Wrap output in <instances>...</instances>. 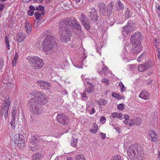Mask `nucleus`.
<instances>
[{"instance_id":"f257e3e1","label":"nucleus","mask_w":160,"mask_h":160,"mask_svg":"<svg viewBox=\"0 0 160 160\" xmlns=\"http://www.w3.org/2000/svg\"><path fill=\"white\" fill-rule=\"evenodd\" d=\"M31 95L32 98L28 102V106L32 109V112L35 115L41 113L43 108L42 105L46 104L48 100L43 97L44 93L37 91H33Z\"/></svg>"},{"instance_id":"f03ea898","label":"nucleus","mask_w":160,"mask_h":160,"mask_svg":"<svg viewBox=\"0 0 160 160\" xmlns=\"http://www.w3.org/2000/svg\"><path fill=\"white\" fill-rule=\"evenodd\" d=\"M142 39V36L140 32H135L132 35L130 38L131 42L133 46L132 49L131 48V45L128 44L125 47L126 50L133 54L139 53L142 49L140 42Z\"/></svg>"},{"instance_id":"7ed1b4c3","label":"nucleus","mask_w":160,"mask_h":160,"mask_svg":"<svg viewBox=\"0 0 160 160\" xmlns=\"http://www.w3.org/2000/svg\"><path fill=\"white\" fill-rule=\"evenodd\" d=\"M59 31L61 36V41L63 42H68L70 40L72 35L69 18L61 20L59 21Z\"/></svg>"},{"instance_id":"20e7f679","label":"nucleus","mask_w":160,"mask_h":160,"mask_svg":"<svg viewBox=\"0 0 160 160\" xmlns=\"http://www.w3.org/2000/svg\"><path fill=\"white\" fill-rule=\"evenodd\" d=\"M128 156L131 160H143V157L137 144H132L127 150Z\"/></svg>"},{"instance_id":"39448f33","label":"nucleus","mask_w":160,"mask_h":160,"mask_svg":"<svg viewBox=\"0 0 160 160\" xmlns=\"http://www.w3.org/2000/svg\"><path fill=\"white\" fill-rule=\"evenodd\" d=\"M55 42L53 36L50 35H47L42 44L43 51L47 54H51L54 47Z\"/></svg>"},{"instance_id":"423d86ee","label":"nucleus","mask_w":160,"mask_h":160,"mask_svg":"<svg viewBox=\"0 0 160 160\" xmlns=\"http://www.w3.org/2000/svg\"><path fill=\"white\" fill-rule=\"evenodd\" d=\"M27 59L32 68L35 69H41L44 63L43 60L37 57H28Z\"/></svg>"},{"instance_id":"0eeeda50","label":"nucleus","mask_w":160,"mask_h":160,"mask_svg":"<svg viewBox=\"0 0 160 160\" xmlns=\"http://www.w3.org/2000/svg\"><path fill=\"white\" fill-rule=\"evenodd\" d=\"M15 139V142L19 148H22L25 145V141L23 136L19 133L15 134L14 136Z\"/></svg>"},{"instance_id":"6e6552de","label":"nucleus","mask_w":160,"mask_h":160,"mask_svg":"<svg viewBox=\"0 0 160 160\" xmlns=\"http://www.w3.org/2000/svg\"><path fill=\"white\" fill-rule=\"evenodd\" d=\"M88 12V15L90 19L93 22H96L98 19V15L97 10L95 8H92Z\"/></svg>"},{"instance_id":"1a4fd4ad","label":"nucleus","mask_w":160,"mask_h":160,"mask_svg":"<svg viewBox=\"0 0 160 160\" xmlns=\"http://www.w3.org/2000/svg\"><path fill=\"white\" fill-rule=\"evenodd\" d=\"M94 86V85L92 83L87 85V88H86L85 92L83 93L82 95H81L83 100L85 101L87 100L88 96L93 90Z\"/></svg>"},{"instance_id":"9d476101","label":"nucleus","mask_w":160,"mask_h":160,"mask_svg":"<svg viewBox=\"0 0 160 160\" xmlns=\"http://www.w3.org/2000/svg\"><path fill=\"white\" fill-rule=\"evenodd\" d=\"M80 20L82 24L86 30H88L90 29V25L89 23V20L85 15L82 13H81L80 17Z\"/></svg>"},{"instance_id":"9b49d317","label":"nucleus","mask_w":160,"mask_h":160,"mask_svg":"<svg viewBox=\"0 0 160 160\" xmlns=\"http://www.w3.org/2000/svg\"><path fill=\"white\" fill-rule=\"evenodd\" d=\"M69 20L70 29L71 25H72L73 28L77 31H81V30L82 28L79 22L77 21L74 18L72 17L69 18Z\"/></svg>"},{"instance_id":"f8f14e48","label":"nucleus","mask_w":160,"mask_h":160,"mask_svg":"<svg viewBox=\"0 0 160 160\" xmlns=\"http://www.w3.org/2000/svg\"><path fill=\"white\" fill-rule=\"evenodd\" d=\"M135 28L134 23L130 21L128 22L126 26L123 27V30L126 34H129L134 30Z\"/></svg>"},{"instance_id":"ddd939ff","label":"nucleus","mask_w":160,"mask_h":160,"mask_svg":"<svg viewBox=\"0 0 160 160\" xmlns=\"http://www.w3.org/2000/svg\"><path fill=\"white\" fill-rule=\"evenodd\" d=\"M57 119L58 122L60 124L65 125L68 123V118L63 113H58L57 116Z\"/></svg>"},{"instance_id":"4468645a","label":"nucleus","mask_w":160,"mask_h":160,"mask_svg":"<svg viewBox=\"0 0 160 160\" xmlns=\"http://www.w3.org/2000/svg\"><path fill=\"white\" fill-rule=\"evenodd\" d=\"M37 82L39 85L40 87L42 89L48 90L50 88V84L47 82L37 81Z\"/></svg>"},{"instance_id":"2eb2a0df","label":"nucleus","mask_w":160,"mask_h":160,"mask_svg":"<svg viewBox=\"0 0 160 160\" xmlns=\"http://www.w3.org/2000/svg\"><path fill=\"white\" fill-rule=\"evenodd\" d=\"M43 136H39L37 135H35L34 136H31L30 140L31 143H38L39 142H42L41 140L43 139Z\"/></svg>"},{"instance_id":"dca6fc26","label":"nucleus","mask_w":160,"mask_h":160,"mask_svg":"<svg viewBox=\"0 0 160 160\" xmlns=\"http://www.w3.org/2000/svg\"><path fill=\"white\" fill-rule=\"evenodd\" d=\"M117 11L119 12V15L122 13L123 10L124 8V6L123 3H122L120 0H118L116 4Z\"/></svg>"},{"instance_id":"f3484780","label":"nucleus","mask_w":160,"mask_h":160,"mask_svg":"<svg viewBox=\"0 0 160 160\" xmlns=\"http://www.w3.org/2000/svg\"><path fill=\"white\" fill-rule=\"evenodd\" d=\"M150 96L149 93L146 90L142 91L139 95V97L144 100L148 99Z\"/></svg>"},{"instance_id":"a211bd4d","label":"nucleus","mask_w":160,"mask_h":160,"mask_svg":"<svg viewBox=\"0 0 160 160\" xmlns=\"http://www.w3.org/2000/svg\"><path fill=\"white\" fill-rule=\"evenodd\" d=\"M9 107L2 105L0 111L1 114L2 116H4V118L6 119L8 116V112Z\"/></svg>"},{"instance_id":"6ab92c4d","label":"nucleus","mask_w":160,"mask_h":160,"mask_svg":"<svg viewBox=\"0 0 160 160\" xmlns=\"http://www.w3.org/2000/svg\"><path fill=\"white\" fill-rule=\"evenodd\" d=\"M26 37V35L23 33H18L17 35V39L18 42H21L23 41Z\"/></svg>"},{"instance_id":"aec40b11","label":"nucleus","mask_w":160,"mask_h":160,"mask_svg":"<svg viewBox=\"0 0 160 160\" xmlns=\"http://www.w3.org/2000/svg\"><path fill=\"white\" fill-rule=\"evenodd\" d=\"M149 68V66L146 63L139 64L138 66V71L143 72L147 70Z\"/></svg>"},{"instance_id":"412c9836","label":"nucleus","mask_w":160,"mask_h":160,"mask_svg":"<svg viewBox=\"0 0 160 160\" xmlns=\"http://www.w3.org/2000/svg\"><path fill=\"white\" fill-rule=\"evenodd\" d=\"M113 7V3L112 2H110L108 5L107 13L108 16L110 15L114 11Z\"/></svg>"},{"instance_id":"4be33fe9","label":"nucleus","mask_w":160,"mask_h":160,"mask_svg":"<svg viewBox=\"0 0 160 160\" xmlns=\"http://www.w3.org/2000/svg\"><path fill=\"white\" fill-rule=\"evenodd\" d=\"M108 71V68L106 66H104L103 64V67L101 70L98 71V72L101 75H103L105 76H106Z\"/></svg>"},{"instance_id":"5701e85b","label":"nucleus","mask_w":160,"mask_h":160,"mask_svg":"<svg viewBox=\"0 0 160 160\" xmlns=\"http://www.w3.org/2000/svg\"><path fill=\"white\" fill-rule=\"evenodd\" d=\"M99 13L102 16H104L105 15V8H106V6L105 4L103 3H102L99 6Z\"/></svg>"},{"instance_id":"b1692460","label":"nucleus","mask_w":160,"mask_h":160,"mask_svg":"<svg viewBox=\"0 0 160 160\" xmlns=\"http://www.w3.org/2000/svg\"><path fill=\"white\" fill-rule=\"evenodd\" d=\"M10 102V99L9 95H7L4 98V100L2 105L4 107L6 106L9 107Z\"/></svg>"},{"instance_id":"393cba45","label":"nucleus","mask_w":160,"mask_h":160,"mask_svg":"<svg viewBox=\"0 0 160 160\" xmlns=\"http://www.w3.org/2000/svg\"><path fill=\"white\" fill-rule=\"evenodd\" d=\"M25 28L28 34L30 33L32 30V27L31 25L30 24L28 20L26 21Z\"/></svg>"},{"instance_id":"a878e982","label":"nucleus","mask_w":160,"mask_h":160,"mask_svg":"<svg viewBox=\"0 0 160 160\" xmlns=\"http://www.w3.org/2000/svg\"><path fill=\"white\" fill-rule=\"evenodd\" d=\"M44 14V12H40L39 11H38L35 13L34 16L35 19L38 20L40 18L41 16H43Z\"/></svg>"},{"instance_id":"bb28decb","label":"nucleus","mask_w":160,"mask_h":160,"mask_svg":"<svg viewBox=\"0 0 160 160\" xmlns=\"http://www.w3.org/2000/svg\"><path fill=\"white\" fill-rule=\"evenodd\" d=\"M41 155L38 153H34L32 156V159L33 160H40L41 159Z\"/></svg>"},{"instance_id":"cd10ccee","label":"nucleus","mask_w":160,"mask_h":160,"mask_svg":"<svg viewBox=\"0 0 160 160\" xmlns=\"http://www.w3.org/2000/svg\"><path fill=\"white\" fill-rule=\"evenodd\" d=\"M112 95L113 97L117 99H122L123 98V97L122 96H121L116 92L112 93Z\"/></svg>"},{"instance_id":"c85d7f7f","label":"nucleus","mask_w":160,"mask_h":160,"mask_svg":"<svg viewBox=\"0 0 160 160\" xmlns=\"http://www.w3.org/2000/svg\"><path fill=\"white\" fill-rule=\"evenodd\" d=\"M78 139L73 138L71 141V145L73 147L77 146L78 143Z\"/></svg>"},{"instance_id":"c756f323","label":"nucleus","mask_w":160,"mask_h":160,"mask_svg":"<svg viewBox=\"0 0 160 160\" xmlns=\"http://www.w3.org/2000/svg\"><path fill=\"white\" fill-rule=\"evenodd\" d=\"M36 10H39V12H44L45 10L44 6L41 5H38V6H37L36 8Z\"/></svg>"},{"instance_id":"7c9ffc66","label":"nucleus","mask_w":160,"mask_h":160,"mask_svg":"<svg viewBox=\"0 0 160 160\" xmlns=\"http://www.w3.org/2000/svg\"><path fill=\"white\" fill-rule=\"evenodd\" d=\"M85 156L82 154L77 155L75 157V160H85Z\"/></svg>"},{"instance_id":"2f4dec72","label":"nucleus","mask_w":160,"mask_h":160,"mask_svg":"<svg viewBox=\"0 0 160 160\" xmlns=\"http://www.w3.org/2000/svg\"><path fill=\"white\" fill-rule=\"evenodd\" d=\"M5 45L6 47L9 50L10 49V41L7 38V37L6 36L5 38Z\"/></svg>"},{"instance_id":"473e14b6","label":"nucleus","mask_w":160,"mask_h":160,"mask_svg":"<svg viewBox=\"0 0 160 160\" xmlns=\"http://www.w3.org/2000/svg\"><path fill=\"white\" fill-rule=\"evenodd\" d=\"M120 88V90L122 92H124L125 91L126 89V88L125 87L122 83V82H120L118 84Z\"/></svg>"},{"instance_id":"72a5a7b5","label":"nucleus","mask_w":160,"mask_h":160,"mask_svg":"<svg viewBox=\"0 0 160 160\" xmlns=\"http://www.w3.org/2000/svg\"><path fill=\"white\" fill-rule=\"evenodd\" d=\"M94 129H90V131L93 133H96L98 131V126L97 125L94 124L93 125Z\"/></svg>"},{"instance_id":"f704fd0d","label":"nucleus","mask_w":160,"mask_h":160,"mask_svg":"<svg viewBox=\"0 0 160 160\" xmlns=\"http://www.w3.org/2000/svg\"><path fill=\"white\" fill-rule=\"evenodd\" d=\"M125 120L123 121V122L126 125L128 124L129 120V116L128 115H125L123 117Z\"/></svg>"},{"instance_id":"c9c22d12","label":"nucleus","mask_w":160,"mask_h":160,"mask_svg":"<svg viewBox=\"0 0 160 160\" xmlns=\"http://www.w3.org/2000/svg\"><path fill=\"white\" fill-rule=\"evenodd\" d=\"M88 109L89 110V113L90 114H93L96 112V110L95 108L91 107H88Z\"/></svg>"},{"instance_id":"e433bc0d","label":"nucleus","mask_w":160,"mask_h":160,"mask_svg":"<svg viewBox=\"0 0 160 160\" xmlns=\"http://www.w3.org/2000/svg\"><path fill=\"white\" fill-rule=\"evenodd\" d=\"M98 102L99 104L102 105H105L108 103L107 101L103 99L100 100Z\"/></svg>"},{"instance_id":"4c0bfd02","label":"nucleus","mask_w":160,"mask_h":160,"mask_svg":"<svg viewBox=\"0 0 160 160\" xmlns=\"http://www.w3.org/2000/svg\"><path fill=\"white\" fill-rule=\"evenodd\" d=\"M72 3L70 0H66L64 1L63 4L65 7H69L71 5Z\"/></svg>"},{"instance_id":"58836bf2","label":"nucleus","mask_w":160,"mask_h":160,"mask_svg":"<svg viewBox=\"0 0 160 160\" xmlns=\"http://www.w3.org/2000/svg\"><path fill=\"white\" fill-rule=\"evenodd\" d=\"M15 120V118H12L10 123L11 127L13 129H14L15 128L16 125Z\"/></svg>"},{"instance_id":"ea45409f","label":"nucleus","mask_w":160,"mask_h":160,"mask_svg":"<svg viewBox=\"0 0 160 160\" xmlns=\"http://www.w3.org/2000/svg\"><path fill=\"white\" fill-rule=\"evenodd\" d=\"M86 57L84 58L83 59H85ZM84 60V59H83ZM83 60L82 61L81 64L80 65H79L77 64H73V65L74 67H75L76 68H83Z\"/></svg>"},{"instance_id":"a19ab883","label":"nucleus","mask_w":160,"mask_h":160,"mask_svg":"<svg viewBox=\"0 0 160 160\" xmlns=\"http://www.w3.org/2000/svg\"><path fill=\"white\" fill-rule=\"evenodd\" d=\"M16 107H14L12 110V118H15L16 114L17 112L16 111Z\"/></svg>"},{"instance_id":"79ce46f5","label":"nucleus","mask_w":160,"mask_h":160,"mask_svg":"<svg viewBox=\"0 0 160 160\" xmlns=\"http://www.w3.org/2000/svg\"><path fill=\"white\" fill-rule=\"evenodd\" d=\"M111 160H121V158L120 156L115 155L112 158Z\"/></svg>"},{"instance_id":"37998d69","label":"nucleus","mask_w":160,"mask_h":160,"mask_svg":"<svg viewBox=\"0 0 160 160\" xmlns=\"http://www.w3.org/2000/svg\"><path fill=\"white\" fill-rule=\"evenodd\" d=\"M117 108L120 110H122L124 108V105L123 104H120L117 106Z\"/></svg>"},{"instance_id":"c03bdc74","label":"nucleus","mask_w":160,"mask_h":160,"mask_svg":"<svg viewBox=\"0 0 160 160\" xmlns=\"http://www.w3.org/2000/svg\"><path fill=\"white\" fill-rule=\"evenodd\" d=\"M102 82L103 83H105V84L106 85H108L109 83V80L108 79L104 78L102 79Z\"/></svg>"},{"instance_id":"a18cd8bd","label":"nucleus","mask_w":160,"mask_h":160,"mask_svg":"<svg viewBox=\"0 0 160 160\" xmlns=\"http://www.w3.org/2000/svg\"><path fill=\"white\" fill-rule=\"evenodd\" d=\"M144 54L142 53L137 59V60L138 62H140L144 57Z\"/></svg>"},{"instance_id":"49530a36","label":"nucleus","mask_w":160,"mask_h":160,"mask_svg":"<svg viewBox=\"0 0 160 160\" xmlns=\"http://www.w3.org/2000/svg\"><path fill=\"white\" fill-rule=\"evenodd\" d=\"M4 64V59L2 58H0V70H1Z\"/></svg>"},{"instance_id":"de8ad7c7","label":"nucleus","mask_w":160,"mask_h":160,"mask_svg":"<svg viewBox=\"0 0 160 160\" xmlns=\"http://www.w3.org/2000/svg\"><path fill=\"white\" fill-rule=\"evenodd\" d=\"M124 115L123 114H122L121 113H118L117 116V118L122 120V119L123 118Z\"/></svg>"},{"instance_id":"09e8293b","label":"nucleus","mask_w":160,"mask_h":160,"mask_svg":"<svg viewBox=\"0 0 160 160\" xmlns=\"http://www.w3.org/2000/svg\"><path fill=\"white\" fill-rule=\"evenodd\" d=\"M118 113L117 112H114L111 113V117L112 118H117V116Z\"/></svg>"},{"instance_id":"8fccbe9b","label":"nucleus","mask_w":160,"mask_h":160,"mask_svg":"<svg viewBox=\"0 0 160 160\" xmlns=\"http://www.w3.org/2000/svg\"><path fill=\"white\" fill-rule=\"evenodd\" d=\"M28 15L30 16H32L34 13V11L31 10L30 9L28 11Z\"/></svg>"},{"instance_id":"3c124183","label":"nucleus","mask_w":160,"mask_h":160,"mask_svg":"<svg viewBox=\"0 0 160 160\" xmlns=\"http://www.w3.org/2000/svg\"><path fill=\"white\" fill-rule=\"evenodd\" d=\"M36 6H36L35 7L32 5H31L29 6V8L30 9L34 11L36 10Z\"/></svg>"},{"instance_id":"603ef678","label":"nucleus","mask_w":160,"mask_h":160,"mask_svg":"<svg viewBox=\"0 0 160 160\" xmlns=\"http://www.w3.org/2000/svg\"><path fill=\"white\" fill-rule=\"evenodd\" d=\"M100 122L102 123H104L106 121V118L104 117H102L100 120Z\"/></svg>"},{"instance_id":"864d4df0","label":"nucleus","mask_w":160,"mask_h":160,"mask_svg":"<svg viewBox=\"0 0 160 160\" xmlns=\"http://www.w3.org/2000/svg\"><path fill=\"white\" fill-rule=\"evenodd\" d=\"M17 60L14 59H13L12 64L13 66H15L16 65V63H17Z\"/></svg>"},{"instance_id":"5fc2aeb1","label":"nucleus","mask_w":160,"mask_h":160,"mask_svg":"<svg viewBox=\"0 0 160 160\" xmlns=\"http://www.w3.org/2000/svg\"><path fill=\"white\" fill-rule=\"evenodd\" d=\"M4 6L5 5L3 4H0V11H3Z\"/></svg>"},{"instance_id":"6e6d98bb","label":"nucleus","mask_w":160,"mask_h":160,"mask_svg":"<svg viewBox=\"0 0 160 160\" xmlns=\"http://www.w3.org/2000/svg\"><path fill=\"white\" fill-rule=\"evenodd\" d=\"M100 135L102 139H104L105 138L106 136V134L105 133H103L102 132H101L100 133Z\"/></svg>"},{"instance_id":"4d7b16f0","label":"nucleus","mask_w":160,"mask_h":160,"mask_svg":"<svg viewBox=\"0 0 160 160\" xmlns=\"http://www.w3.org/2000/svg\"><path fill=\"white\" fill-rule=\"evenodd\" d=\"M156 135L155 132L153 131L152 132V133L150 134V137L151 138L155 137Z\"/></svg>"},{"instance_id":"13d9d810","label":"nucleus","mask_w":160,"mask_h":160,"mask_svg":"<svg viewBox=\"0 0 160 160\" xmlns=\"http://www.w3.org/2000/svg\"><path fill=\"white\" fill-rule=\"evenodd\" d=\"M18 58V54L17 52H16L15 53V55L14 56V57L13 59H14L17 60Z\"/></svg>"},{"instance_id":"bf43d9fd","label":"nucleus","mask_w":160,"mask_h":160,"mask_svg":"<svg viewBox=\"0 0 160 160\" xmlns=\"http://www.w3.org/2000/svg\"><path fill=\"white\" fill-rule=\"evenodd\" d=\"M83 80L84 83H86L88 84H90V83H92L89 81L88 79H85Z\"/></svg>"},{"instance_id":"052dcab7","label":"nucleus","mask_w":160,"mask_h":160,"mask_svg":"<svg viewBox=\"0 0 160 160\" xmlns=\"http://www.w3.org/2000/svg\"><path fill=\"white\" fill-rule=\"evenodd\" d=\"M134 120L133 119H131L129 123V126H132L134 124Z\"/></svg>"},{"instance_id":"680f3d73","label":"nucleus","mask_w":160,"mask_h":160,"mask_svg":"<svg viewBox=\"0 0 160 160\" xmlns=\"http://www.w3.org/2000/svg\"><path fill=\"white\" fill-rule=\"evenodd\" d=\"M155 47L157 49V50L160 49V45L157 44H155Z\"/></svg>"},{"instance_id":"e2e57ef3","label":"nucleus","mask_w":160,"mask_h":160,"mask_svg":"<svg viewBox=\"0 0 160 160\" xmlns=\"http://www.w3.org/2000/svg\"><path fill=\"white\" fill-rule=\"evenodd\" d=\"M156 137H154L152 138V141L157 142V141H156Z\"/></svg>"},{"instance_id":"0e129e2a","label":"nucleus","mask_w":160,"mask_h":160,"mask_svg":"<svg viewBox=\"0 0 160 160\" xmlns=\"http://www.w3.org/2000/svg\"><path fill=\"white\" fill-rule=\"evenodd\" d=\"M31 0H22L23 2L25 3H27L31 1Z\"/></svg>"},{"instance_id":"69168bd1","label":"nucleus","mask_w":160,"mask_h":160,"mask_svg":"<svg viewBox=\"0 0 160 160\" xmlns=\"http://www.w3.org/2000/svg\"><path fill=\"white\" fill-rule=\"evenodd\" d=\"M67 160H73V159L71 157H69L67 158Z\"/></svg>"},{"instance_id":"338daca9","label":"nucleus","mask_w":160,"mask_h":160,"mask_svg":"<svg viewBox=\"0 0 160 160\" xmlns=\"http://www.w3.org/2000/svg\"><path fill=\"white\" fill-rule=\"evenodd\" d=\"M157 53L158 55L160 54V49L157 50Z\"/></svg>"},{"instance_id":"774afa93","label":"nucleus","mask_w":160,"mask_h":160,"mask_svg":"<svg viewBox=\"0 0 160 160\" xmlns=\"http://www.w3.org/2000/svg\"><path fill=\"white\" fill-rule=\"evenodd\" d=\"M154 43H155V44L157 43V39L156 38H154Z\"/></svg>"}]
</instances>
